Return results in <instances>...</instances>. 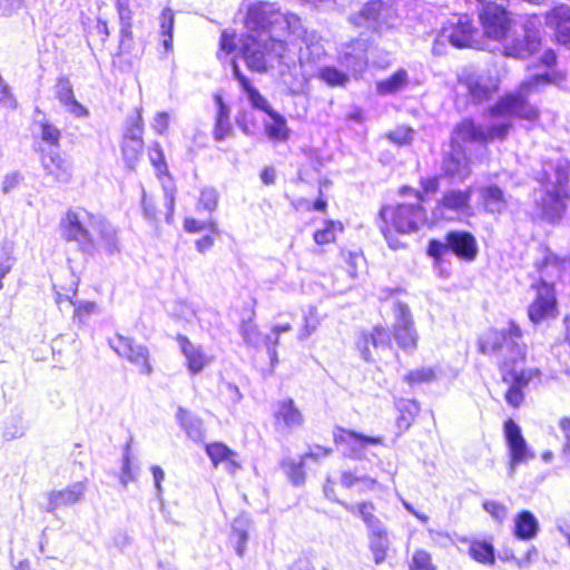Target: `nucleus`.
Listing matches in <instances>:
<instances>
[{
    "label": "nucleus",
    "mask_w": 570,
    "mask_h": 570,
    "mask_svg": "<svg viewBox=\"0 0 570 570\" xmlns=\"http://www.w3.org/2000/svg\"><path fill=\"white\" fill-rule=\"evenodd\" d=\"M504 436L511 455L510 474L512 475L517 464L527 462L534 455L529 450L520 426L512 419L504 422Z\"/></svg>",
    "instance_id": "obj_14"
},
{
    "label": "nucleus",
    "mask_w": 570,
    "mask_h": 570,
    "mask_svg": "<svg viewBox=\"0 0 570 570\" xmlns=\"http://www.w3.org/2000/svg\"><path fill=\"white\" fill-rule=\"evenodd\" d=\"M175 24V14L170 8L163 9L159 16V33L163 38V46L167 52L173 50V30Z\"/></svg>",
    "instance_id": "obj_38"
},
{
    "label": "nucleus",
    "mask_w": 570,
    "mask_h": 570,
    "mask_svg": "<svg viewBox=\"0 0 570 570\" xmlns=\"http://www.w3.org/2000/svg\"><path fill=\"white\" fill-rule=\"evenodd\" d=\"M87 490L85 481L75 482L63 490L51 491L48 493V512H53L58 508L68 507L80 502Z\"/></svg>",
    "instance_id": "obj_17"
},
{
    "label": "nucleus",
    "mask_w": 570,
    "mask_h": 570,
    "mask_svg": "<svg viewBox=\"0 0 570 570\" xmlns=\"http://www.w3.org/2000/svg\"><path fill=\"white\" fill-rule=\"evenodd\" d=\"M450 243V252L454 253L461 259L472 262L478 255V244L475 237L462 230H453L446 234Z\"/></svg>",
    "instance_id": "obj_19"
},
{
    "label": "nucleus",
    "mask_w": 570,
    "mask_h": 570,
    "mask_svg": "<svg viewBox=\"0 0 570 570\" xmlns=\"http://www.w3.org/2000/svg\"><path fill=\"white\" fill-rule=\"evenodd\" d=\"M509 385H510V387L507 391L505 396H504L505 401L513 407H518L523 402L524 394H523L521 387H519L514 384H509Z\"/></svg>",
    "instance_id": "obj_62"
},
{
    "label": "nucleus",
    "mask_w": 570,
    "mask_h": 570,
    "mask_svg": "<svg viewBox=\"0 0 570 570\" xmlns=\"http://www.w3.org/2000/svg\"><path fill=\"white\" fill-rule=\"evenodd\" d=\"M111 348L121 357L127 358L130 363L136 365L144 374H150L153 367L149 363L148 348L140 344H135L129 337L117 335L110 340Z\"/></svg>",
    "instance_id": "obj_12"
},
{
    "label": "nucleus",
    "mask_w": 570,
    "mask_h": 570,
    "mask_svg": "<svg viewBox=\"0 0 570 570\" xmlns=\"http://www.w3.org/2000/svg\"><path fill=\"white\" fill-rule=\"evenodd\" d=\"M529 317L533 323H539L548 317L556 315V296L553 286L539 285L537 286V296L533 303L529 306Z\"/></svg>",
    "instance_id": "obj_16"
},
{
    "label": "nucleus",
    "mask_w": 570,
    "mask_h": 570,
    "mask_svg": "<svg viewBox=\"0 0 570 570\" xmlns=\"http://www.w3.org/2000/svg\"><path fill=\"white\" fill-rule=\"evenodd\" d=\"M12 257L6 246L0 247V289L3 287L2 278L11 271Z\"/></svg>",
    "instance_id": "obj_59"
},
{
    "label": "nucleus",
    "mask_w": 570,
    "mask_h": 570,
    "mask_svg": "<svg viewBox=\"0 0 570 570\" xmlns=\"http://www.w3.org/2000/svg\"><path fill=\"white\" fill-rule=\"evenodd\" d=\"M216 102L218 106V111H217V116H216L214 137L216 140H223L232 131V126L229 122V109L224 104L223 99L219 96L216 97Z\"/></svg>",
    "instance_id": "obj_39"
},
{
    "label": "nucleus",
    "mask_w": 570,
    "mask_h": 570,
    "mask_svg": "<svg viewBox=\"0 0 570 570\" xmlns=\"http://www.w3.org/2000/svg\"><path fill=\"white\" fill-rule=\"evenodd\" d=\"M177 342L186 358L187 367L190 373H200L209 364L210 358L206 356L202 346L193 344L187 336L178 335Z\"/></svg>",
    "instance_id": "obj_22"
},
{
    "label": "nucleus",
    "mask_w": 570,
    "mask_h": 570,
    "mask_svg": "<svg viewBox=\"0 0 570 570\" xmlns=\"http://www.w3.org/2000/svg\"><path fill=\"white\" fill-rule=\"evenodd\" d=\"M380 229L390 247L397 248L400 243L394 239L393 230L397 234H409L419 230L428 218L424 208L417 204H400L384 206L380 210Z\"/></svg>",
    "instance_id": "obj_4"
},
{
    "label": "nucleus",
    "mask_w": 570,
    "mask_h": 570,
    "mask_svg": "<svg viewBox=\"0 0 570 570\" xmlns=\"http://www.w3.org/2000/svg\"><path fill=\"white\" fill-rule=\"evenodd\" d=\"M244 23L245 35L261 37L262 33L275 35L277 29L286 28L289 20L274 3L257 1L248 7Z\"/></svg>",
    "instance_id": "obj_6"
},
{
    "label": "nucleus",
    "mask_w": 570,
    "mask_h": 570,
    "mask_svg": "<svg viewBox=\"0 0 570 570\" xmlns=\"http://www.w3.org/2000/svg\"><path fill=\"white\" fill-rule=\"evenodd\" d=\"M356 27H366L374 31L393 28L397 22V14L392 4L381 0H373L348 18Z\"/></svg>",
    "instance_id": "obj_7"
},
{
    "label": "nucleus",
    "mask_w": 570,
    "mask_h": 570,
    "mask_svg": "<svg viewBox=\"0 0 570 570\" xmlns=\"http://www.w3.org/2000/svg\"><path fill=\"white\" fill-rule=\"evenodd\" d=\"M522 333L514 323H509L505 331H490L480 341L479 347L483 354H497L502 358V379L508 384H514L521 389L540 377L539 368H521L525 358V346L520 344Z\"/></svg>",
    "instance_id": "obj_2"
},
{
    "label": "nucleus",
    "mask_w": 570,
    "mask_h": 570,
    "mask_svg": "<svg viewBox=\"0 0 570 570\" xmlns=\"http://www.w3.org/2000/svg\"><path fill=\"white\" fill-rule=\"evenodd\" d=\"M537 269L540 274V285H551L560 274V267L556 258L546 257L541 263H537Z\"/></svg>",
    "instance_id": "obj_41"
},
{
    "label": "nucleus",
    "mask_w": 570,
    "mask_h": 570,
    "mask_svg": "<svg viewBox=\"0 0 570 570\" xmlns=\"http://www.w3.org/2000/svg\"><path fill=\"white\" fill-rule=\"evenodd\" d=\"M276 424H283L285 429L293 430L303 425L304 417L292 399L279 401L275 410Z\"/></svg>",
    "instance_id": "obj_25"
},
{
    "label": "nucleus",
    "mask_w": 570,
    "mask_h": 570,
    "mask_svg": "<svg viewBox=\"0 0 570 570\" xmlns=\"http://www.w3.org/2000/svg\"><path fill=\"white\" fill-rule=\"evenodd\" d=\"M409 83L406 70L399 69L390 78L376 82V92L382 96L394 95Z\"/></svg>",
    "instance_id": "obj_35"
},
{
    "label": "nucleus",
    "mask_w": 570,
    "mask_h": 570,
    "mask_svg": "<svg viewBox=\"0 0 570 570\" xmlns=\"http://www.w3.org/2000/svg\"><path fill=\"white\" fill-rule=\"evenodd\" d=\"M216 206L217 193L212 188L204 189L200 194L198 207H202L208 212H213L216 208Z\"/></svg>",
    "instance_id": "obj_57"
},
{
    "label": "nucleus",
    "mask_w": 570,
    "mask_h": 570,
    "mask_svg": "<svg viewBox=\"0 0 570 570\" xmlns=\"http://www.w3.org/2000/svg\"><path fill=\"white\" fill-rule=\"evenodd\" d=\"M546 24L552 29L559 42H570V7L559 4L546 13Z\"/></svg>",
    "instance_id": "obj_18"
},
{
    "label": "nucleus",
    "mask_w": 570,
    "mask_h": 570,
    "mask_svg": "<svg viewBox=\"0 0 570 570\" xmlns=\"http://www.w3.org/2000/svg\"><path fill=\"white\" fill-rule=\"evenodd\" d=\"M476 29L469 16H453L442 27V37L455 48L474 47L478 42L474 39Z\"/></svg>",
    "instance_id": "obj_11"
},
{
    "label": "nucleus",
    "mask_w": 570,
    "mask_h": 570,
    "mask_svg": "<svg viewBox=\"0 0 570 570\" xmlns=\"http://www.w3.org/2000/svg\"><path fill=\"white\" fill-rule=\"evenodd\" d=\"M539 523L530 511L520 512L514 519V534L522 540H530L537 535Z\"/></svg>",
    "instance_id": "obj_34"
},
{
    "label": "nucleus",
    "mask_w": 570,
    "mask_h": 570,
    "mask_svg": "<svg viewBox=\"0 0 570 570\" xmlns=\"http://www.w3.org/2000/svg\"><path fill=\"white\" fill-rule=\"evenodd\" d=\"M534 212L533 216L548 222H556L561 218L566 210L564 199L567 197L552 191L549 185L533 193Z\"/></svg>",
    "instance_id": "obj_10"
},
{
    "label": "nucleus",
    "mask_w": 570,
    "mask_h": 570,
    "mask_svg": "<svg viewBox=\"0 0 570 570\" xmlns=\"http://www.w3.org/2000/svg\"><path fill=\"white\" fill-rule=\"evenodd\" d=\"M40 129V136L45 142L50 145L59 144L61 132L55 125L50 124L49 121H41Z\"/></svg>",
    "instance_id": "obj_55"
},
{
    "label": "nucleus",
    "mask_w": 570,
    "mask_h": 570,
    "mask_svg": "<svg viewBox=\"0 0 570 570\" xmlns=\"http://www.w3.org/2000/svg\"><path fill=\"white\" fill-rule=\"evenodd\" d=\"M470 554L478 562L494 564V549L491 543L475 541L470 546Z\"/></svg>",
    "instance_id": "obj_42"
},
{
    "label": "nucleus",
    "mask_w": 570,
    "mask_h": 570,
    "mask_svg": "<svg viewBox=\"0 0 570 570\" xmlns=\"http://www.w3.org/2000/svg\"><path fill=\"white\" fill-rule=\"evenodd\" d=\"M397 345L404 351H413L417 343V333L414 326L393 330Z\"/></svg>",
    "instance_id": "obj_43"
},
{
    "label": "nucleus",
    "mask_w": 570,
    "mask_h": 570,
    "mask_svg": "<svg viewBox=\"0 0 570 570\" xmlns=\"http://www.w3.org/2000/svg\"><path fill=\"white\" fill-rule=\"evenodd\" d=\"M436 379V373L432 367H421L410 371L404 380L410 384L429 383Z\"/></svg>",
    "instance_id": "obj_50"
},
{
    "label": "nucleus",
    "mask_w": 570,
    "mask_h": 570,
    "mask_svg": "<svg viewBox=\"0 0 570 570\" xmlns=\"http://www.w3.org/2000/svg\"><path fill=\"white\" fill-rule=\"evenodd\" d=\"M286 473L295 485H299L305 480V472L303 470V463L291 462L286 464Z\"/></svg>",
    "instance_id": "obj_60"
},
{
    "label": "nucleus",
    "mask_w": 570,
    "mask_h": 570,
    "mask_svg": "<svg viewBox=\"0 0 570 570\" xmlns=\"http://www.w3.org/2000/svg\"><path fill=\"white\" fill-rule=\"evenodd\" d=\"M343 229V225L340 222L328 220L325 222V226L314 233V240L318 245L330 244L335 240L336 233Z\"/></svg>",
    "instance_id": "obj_45"
},
{
    "label": "nucleus",
    "mask_w": 570,
    "mask_h": 570,
    "mask_svg": "<svg viewBox=\"0 0 570 570\" xmlns=\"http://www.w3.org/2000/svg\"><path fill=\"white\" fill-rule=\"evenodd\" d=\"M184 227L188 233H200L203 230H209L214 234L218 233L217 224L213 219L200 222L195 218H186L184 222Z\"/></svg>",
    "instance_id": "obj_52"
},
{
    "label": "nucleus",
    "mask_w": 570,
    "mask_h": 570,
    "mask_svg": "<svg viewBox=\"0 0 570 570\" xmlns=\"http://www.w3.org/2000/svg\"><path fill=\"white\" fill-rule=\"evenodd\" d=\"M563 79V73L547 70L523 80L514 91L505 94L489 108V124L480 125L471 118H464L456 124L452 131V144L455 146L469 142L485 145L494 140H504L513 126L512 118L529 121L539 118V109L530 104L528 97L548 85L560 83Z\"/></svg>",
    "instance_id": "obj_1"
},
{
    "label": "nucleus",
    "mask_w": 570,
    "mask_h": 570,
    "mask_svg": "<svg viewBox=\"0 0 570 570\" xmlns=\"http://www.w3.org/2000/svg\"><path fill=\"white\" fill-rule=\"evenodd\" d=\"M56 97L66 107V109L75 117H88V109L76 100L71 82L68 78L60 77L58 79L56 85Z\"/></svg>",
    "instance_id": "obj_23"
},
{
    "label": "nucleus",
    "mask_w": 570,
    "mask_h": 570,
    "mask_svg": "<svg viewBox=\"0 0 570 570\" xmlns=\"http://www.w3.org/2000/svg\"><path fill=\"white\" fill-rule=\"evenodd\" d=\"M367 40L354 39L344 45L341 60L354 71H362L367 66Z\"/></svg>",
    "instance_id": "obj_21"
},
{
    "label": "nucleus",
    "mask_w": 570,
    "mask_h": 570,
    "mask_svg": "<svg viewBox=\"0 0 570 570\" xmlns=\"http://www.w3.org/2000/svg\"><path fill=\"white\" fill-rule=\"evenodd\" d=\"M428 255L433 258H440L445 253L450 252V243L445 238V242L438 239H431L428 246Z\"/></svg>",
    "instance_id": "obj_61"
},
{
    "label": "nucleus",
    "mask_w": 570,
    "mask_h": 570,
    "mask_svg": "<svg viewBox=\"0 0 570 570\" xmlns=\"http://www.w3.org/2000/svg\"><path fill=\"white\" fill-rule=\"evenodd\" d=\"M346 511L360 517L368 529V532L384 528L383 522L375 515V505L371 501H363L351 504L344 501H337Z\"/></svg>",
    "instance_id": "obj_26"
},
{
    "label": "nucleus",
    "mask_w": 570,
    "mask_h": 570,
    "mask_svg": "<svg viewBox=\"0 0 570 570\" xmlns=\"http://www.w3.org/2000/svg\"><path fill=\"white\" fill-rule=\"evenodd\" d=\"M371 343L375 348L390 347L391 337L390 333L382 326H375L370 334H363L358 342V350L364 361L372 362L373 357L368 348Z\"/></svg>",
    "instance_id": "obj_27"
},
{
    "label": "nucleus",
    "mask_w": 570,
    "mask_h": 570,
    "mask_svg": "<svg viewBox=\"0 0 570 570\" xmlns=\"http://www.w3.org/2000/svg\"><path fill=\"white\" fill-rule=\"evenodd\" d=\"M240 334L244 341L252 346H258L262 342L261 333L258 332L256 324L252 321L243 322L240 326Z\"/></svg>",
    "instance_id": "obj_53"
},
{
    "label": "nucleus",
    "mask_w": 570,
    "mask_h": 570,
    "mask_svg": "<svg viewBox=\"0 0 570 570\" xmlns=\"http://www.w3.org/2000/svg\"><path fill=\"white\" fill-rule=\"evenodd\" d=\"M393 311H394L393 330L414 326L411 311L406 304H404L402 302H396L394 304Z\"/></svg>",
    "instance_id": "obj_47"
},
{
    "label": "nucleus",
    "mask_w": 570,
    "mask_h": 570,
    "mask_svg": "<svg viewBox=\"0 0 570 570\" xmlns=\"http://www.w3.org/2000/svg\"><path fill=\"white\" fill-rule=\"evenodd\" d=\"M541 24L538 16L528 17L523 23V33L507 42L503 47V53L507 57L515 59H527L535 53L541 46Z\"/></svg>",
    "instance_id": "obj_8"
},
{
    "label": "nucleus",
    "mask_w": 570,
    "mask_h": 570,
    "mask_svg": "<svg viewBox=\"0 0 570 570\" xmlns=\"http://www.w3.org/2000/svg\"><path fill=\"white\" fill-rule=\"evenodd\" d=\"M400 416L397 417V426L400 429H409L413 420L420 412L417 402L413 400H403L399 403Z\"/></svg>",
    "instance_id": "obj_40"
},
{
    "label": "nucleus",
    "mask_w": 570,
    "mask_h": 570,
    "mask_svg": "<svg viewBox=\"0 0 570 570\" xmlns=\"http://www.w3.org/2000/svg\"><path fill=\"white\" fill-rule=\"evenodd\" d=\"M484 209L490 214H502L508 207V198L497 185H488L480 190Z\"/></svg>",
    "instance_id": "obj_28"
},
{
    "label": "nucleus",
    "mask_w": 570,
    "mask_h": 570,
    "mask_svg": "<svg viewBox=\"0 0 570 570\" xmlns=\"http://www.w3.org/2000/svg\"><path fill=\"white\" fill-rule=\"evenodd\" d=\"M95 233H97L99 236V243H97V249L99 247H101L109 255H114L115 253L119 252V242H118L117 230L115 229V227L111 224H109L101 216L98 217L97 227L95 229Z\"/></svg>",
    "instance_id": "obj_29"
},
{
    "label": "nucleus",
    "mask_w": 570,
    "mask_h": 570,
    "mask_svg": "<svg viewBox=\"0 0 570 570\" xmlns=\"http://www.w3.org/2000/svg\"><path fill=\"white\" fill-rule=\"evenodd\" d=\"M413 131L407 127H399L391 131L387 137L397 145H405L412 140Z\"/></svg>",
    "instance_id": "obj_58"
},
{
    "label": "nucleus",
    "mask_w": 570,
    "mask_h": 570,
    "mask_svg": "<svg viewBox=\"0 0 570 570\" xmlns=\"http://www.w3.org/2000/svg\"><path fill=\"white\" fill-rule=\"evenodd\" d=\"M347 438H353L360 440L367 444H381L383 439L381 436H367L360 433H356L352 430H345L343 428H336L334 432V441L336 443H347Z\"/></svg>",
    "instance_id": "obj_46"
},
{
    "label": "nucleus",
    "mask_w": 570,
    "mask_h": 570,
    "mask_svg": "<svg viewBox=\"0 0 570 570\" xmlns=\"http://www.w3.org/2000/svg\"><path fill=\"white\" fill-rule=\"evenodd\" d=\"M144 148V141L139 136H127L122 144V156L130 169H134Z\"/></svg>",
    "instance_id": "obj_37"
},
{
    "label": "nucleus",
    "mask_w": 570,
    "mask_h": 570,
    "mask_svg": "<svg viewBox=\"0 0 570 570\" xmlns=\"http://www.w3.org/2000/svg\"><path fill=\"white\" fill-rule=\"evenodd\" d=\"M484 510L490 513L497 521L502 522L508 515V509L500 502L497 501H484Z\"/></svg>",
    "instance_id": "obj_56"
},
{
    "label": "nucleus",
    "mask_w": 570,
    "mask_h": 570,
    "mask_svg": "<svg viewBox=\"0 0 570 570\" xmlns=\"http://www.w3.org/2000/svg\"><path fill=\"white\" fill-rule=\"evenodd\" d=\"M206 452L214 465L216 466L219 462L229 460L232 456H236V453L227 448L224 443L215 442L206 445Z\"/></svg>",
    "instance_id": "obj_48"
},
{
    "label": "nucleus",
    "mask_w": 570,
    "mask_h": 570,
    "mask_svg": "<svg viewBox=\"0 0 570 570\" xmlns=\"http://www.w3.org/2000/svg\"><path fill=\"white\" fill-rule=\"evenodd\" d=\"M569 183V167L563 164H558L551 174H547L543 185H549L552 191L558 193L567 198H570Z\"/></svg>",
    "instance_id": "obj_32"
},
{
    "label": "nucleus",
    "mask_w": 570,
    "mask_h": 570,
    "mask_svg": "<svg viewBox=\"0 0 570 570\" xmlns=\"http://www.w3.org/2000/svg\"><path fill=\"white\" fill-rule=\"evenodd\" d=\"M471 200V190H449L439 202L440 210H451L454 213H463L469 208Z\"/></svg>",
    "instance_id": "obj_30"
},
{
    "label": "nucleus",
    "mask_w": 570,
    "mask_h": 570,
    "mask_svg": "<svg viewBox=\"0 0 570 570\" xmlns=\"http://www.w3.org/2000/svg\"><path fill=\"white\" fill-rule=\"evenodd\" d=\"M42 167L55 181L69 183L72 176V166L69 160L58 153H50L42 158Z\"/></svg>",
    "instance_id": "obj_24"
},
{
    "label": "nucleus",
    "mask_w": 570,
    "mask_h": 570,
    "mask_svg": "<svg viewBox=\"0 0 570 570\" xmlns=\"http://www.w3.org/2000/svg\"><path fill=\"white\" fill-rule=\"evenodd\" d=\"M411 570H436L431 554L425 550H416L410 563Z\"/></svg>",
    "instance_id": "obj_51"
},
{
    "label": "nucleus",
    "mask_w": 570,
    "mask_h": 570,
    "mask_svg": "<svg viewBox=\"0 0 570 570\" xmlns=\"http://www.w3.org/2000/svg\"><path fill=\"white\" fill-rule=\"evenodd\" d=\"M269 120L264 121V130L268 139L273 141H285L289 136L286 119L276 111L268 114Z\"/></svg>",
    "instance_id": "obj_33"
},
{
    "label": "nucleus",
    "mask_w": 570,
    "mask_h": 570,
    "mask_svg": "<svg viewBox=\"0 0 570 570\" xmlns=\"http://www.w3.org/2000/svg\"><path fill=\"white\" fill-rule=\"evenodd\" d=\"M239 42L246 67L257 73L267 72L275 60L283 59L287 50L286 42L272 33H262L261 37L244 35Z\"/></svg>",
    "instance_id": "obj_3"
},
{
    "label": "nucleus",
    "mask_w": 570,
    "mask_h": 570,
    "mask_svg": "<svg viewBox=\"0 0 570 570\" xmlns=\"http://www.w3.org/2000/svg\"><path fill=\"white\" fill-rule=\"evenodd\" d=\"M368 539L370 549L373 553L374 561L379 564L385 560L386 551L390 546L386 528L384 527L370 532Z\"/></svg>",
    "instance_id": "obj_36"
},
{
    "label": "nucleus",
    "mask_w": 570,
    "mask_h": 570,
    "mask_svg": "<svg viewBox=\"0 0 570 570\" xmlns=\"http://www.w3.org/2000/svg\"><path fill=\"white\" fill-rule=\"evenodd\" d=\"M529 317L533 323H539L548 317L556 315V296L553 286L539 285L537 286V296L533 303L529 306Z\"/></svg>",
    "instance_id": "obj_15"
},
{
    "label": "nucleus",
    "mask_w": 570,
    "mask_h": 570,
    "mask_svg": "<svg viewBox=\"0 0 570 570\" xmlns=\"http://www.w3.org/2000/svg\"><path fill=\"white\" fill-rule=\"evenodd\" d=\"M244 91L246 92L247 98L254 108L263 110L267 115L271 111H274L271 108L267 99L264 96H262L261 92L256 88H254L252 85L248 86V88H245Z\"/></svg>",
    "instance_id": "obj_54"
},
{
    "label": "nucleus",
    "mask_w": 570,
    "mask_h": 570,
    "mask_svg": "<svg viewBox=\"0 0 570 570\" xmlns=\"http://www.w3.org/2000/svg\"><path fill=\"white\" fill-rule=\"evenodd\" d=\"M98 215L85 208L69 209L60 220V230L67 242L78 243L80 249L87 254L97 252V242L92 233L97 227Z\"/></svg>",
    "instance_id": "obj_5"
},
{
    "label": "nucleus",
    "mask_w": 570,
    "mask_h": 570,
    "mask_svg": "<svg viewBox=\"0 0 570 570\" xmlns=\"http://www.w3.org/2000/svg\"><path fill=\"white\" fill-rule=\"evenodd\" d=\"M176 417L189 439L202 442L205 438L203 421L188 413L185 409L178 407Z\"/></svg>",
    "instance_id": "obj_31"
},
{
    "label": "nucleus",
    "mask_w": 570,
    "mask_h": 570,
    "mask_svg": "<svg viewBox=\"0 0 570 570\" xmlns=\"http://www.w3.org/2000/svg\"><path fill=\"white\" fill-rule=\"evenodd\" d=\"M559 428L563 434L564 443L562 448V452L566 455H570V417L564 416L559 421Z\"/></svg>",
    "instance_id": "obj_64"
},
{
    "label": "nucleus",
    "mask_w": 570,
    "mask_h": 570,
    "mask_svg": "<svg viewBox=\"0 0 570 570\" xmlns=\"http://www.w3.org/2000/svg\"><path fill=\"white\" fill-rule=\"evenodd\" d=\"M480 19L484 33L494 40L502 39L510 28V18L503 3L482 7Z\"/></svg>",
    "instance_id": "obj_13"
},
{
    "label": "nucleus",
    "mask_w": 570,
    "mask_h": 570,
    "mask_svg": "<svg viewBox=\"0 0 570 570\" xmlns=\"http://www.w3.org/2000/svg\"><path fill=\"white\" fill-rule=\"evenodd\" d=\"M317 77L324 82H326L328 86L344 87L350 80L348 75L340 71L335 67H324L320 69Z\"/></svg>",
    "instance_id": "obj_44"
},
{
    "label": "nucleus",
    "mask_w": 570,
    "mask_h": 570,
    "mask_svg": "<svg viewBox=\"0 0 570 570\" xmlns=\"http://www.w3.org/2000/svg\"><path fill=\"white\" fill-rule=\"evenodd\" d=\"M320 324H321V321L317 315L316 307H309L307 314L304 316V324L299 332L298 340L305 341L317 330Z\"/></svg>",
    "instance_id": "obj_49"
},
{
    "label": "nucleus",
    "mask_w": 570,
    "mask_h": 570,
    "mask_svg": "<svg viewBox=\"0 0 570 570\" xmlns=\"http://www.w3.org/2000/svg\"><path fill=\"white\" fill-rule=\"evenodd\" d=\"M129 450H130V445L127 444L126 449H125V453H124L122 474H121V478H120L121 483L124 485H127L128 482L135 480V475L131 472V468H130Z\"/></svg>",
    "instance_id": "obj_63"
},
{
    "label": "nucleus",
    "mask_w": 570,
    "mask_h": 570,
    "mask_svg": "<svg viewBox=\"0 0 570 570\" xmlns=\"http://www.w3.org/2000/svg\"><path fill=\"white\" fill-rule=\"evenodd\" d=\"M442 170L445 175L461 180L470 175V163L462 146L451 144V150L443 158Z\"/></svg>",
    "instance_id": "obj_20"
},
{
    "label": "nucleus",
    "mask_w": 570,
    "mask_h": 570,
    "mask_svg": "<svg viewBox=\"0 0 570 570\" xmlns=\"http://www.w3.org/2000/svg\"><path fill=\"white\" fill-rule=\"evenodd\" d=\"M459 82L475 104L490 99L499 90V79L488 70L465 69L460 75Z\"/></svg>",
    "instance_id": "obj_9"
}]
</instances>
